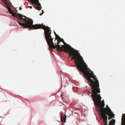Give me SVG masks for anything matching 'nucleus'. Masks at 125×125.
<instances>
[{
  "label": "nucleus",
  "instance_id": "1",
  "mask_svg": "<svg viewBox=\"0 0 125 125\" xmlns=\"http://www.w3.org/2000/svg\"><path fill=\"white\" fill-rule=\"evenodd\" d=\"M94 80V81H93V82H90L92 83L90 84V85L91 86V91L92 94L91 96L92 97L93 101L95 105L100 108L99 111L101 116L103 120L106 122L107 119V115L109 116V120H111L112 118H114L115 115L108 105L106 106L107 108H103L105 105L104 101H101L102 98L100 94H98V93L100 92V89L99 88L98 81L96 78Z\"/></svg>",
  "mask_w": 125,
  "mask_h": 125
},
{
  "label": "nucleus",
  "instance_id": "15",
  "mask_svg": "<svg viewBox=\"0 0 125 125\" xmlns=\"http://www.w3.org/2000/svg\"><path fill=\"white\" fill-rule=\"evenodd\" d=\"M21 9H22L21 8V7H20V10H21Z\"/></svg>",
  "mask_w": 125,
  "mask_h": 125
},
{
  "label": "nucleus",
  "instance_id": "9",
  "mask_svg": "<svg viewBox=\"0 0 125 125\" xmlns=\"http://www.w3.org/2000/svg\"><path fill=\"white\" fill-rule=\"evenodd\" d=\"M63 42V43L64 44H65V45H68V46H70L69 45H67V44L64 41V42Z\"/></svg>",
  "mask_w": 125,
  "mask_h": 125
},
{
  "label": "nucleus",
  "instance_id": "7",
  "mask_svg": "<svg viewBox=\"0 0 125 125\" xmlns=\"http://www.w3.org/2000/svg\"><path fill=\"white\" fill-rule=\"evenodd\" d=\"M104 122V125H107V122H104V121L103 120ZM115 123V120H113L110 121L109 123V125H114Z\"/></svg>",
  "mask_w": 125,
  "mask_h": 125
},
{
  "label": "nucleus",
  "instance_id": "5",
  "mask_svg": "<svg viewBox=\"0 0 125 125\" xmlns=\"http://www.w3.org/2000/svg\"><path fill=\"white\" fill-rule=\"evenodd\" d=\"M66 115H64L63 116L62 114L61 115V120L62 125H64L66 120Z\"/></svg>",
  "mask_w": 125,
  "mask_h": 125
},
{
  "label": "nucleus",
  "instance_id": "8",
  "mask_svg": "<svg viewBox=\"0 0 125 125\" xmlns=\"http://www.w3.org/2000/svg\"><path fill=\"white\" fill-rule=\"evenodd\" d=\"M56 36V38L55 39V40H59L60 39H61V38L58 35Z\"/></svg>",
  "mask_w": 125,
  "mask_h": 125
},
{
  "label": "nucleus",
  "instance_id": "11",
  "mask_svg": "<svg viewBox=\"0 0 125 125\" xmlns=\"http://www.w3.org/2000/svg\"><path fill=\"white\" fill-rule=\"evenodd\" d=\"M60 41L61 42H64V41L63 39H62L61 38V39H60Z\"/></svg>",
  "mask_w": 125,
  "mask_h": 125
},
{
  "label": "nucleus",
  "instance_id": "6",
  "mask_svg": "<svg viewBox=\"0 0 125 125\" xmlns=\"http://www.w3.org/2000/svg\"><path fill=\"white\" fill-rule=\"evenodd\" d=\"M121 120L122 125H125V114H123Z\"/></svg>",
  "mask_w": 125,
  "mask_h": 125
},
{
  "label": "nucleus",
  "instance_id": "3",
  "mask_svg": "<svg viewBox=\"0 0 125 125\" xmlns=\"http://www.w3.org/2000/svg\"><path fill=\"white\" fill-rule=\"evenodd\" d=\"M34 26L35 28L34 29H43L44 31L45 38L50 48L53 49H56L57 50L65 52L67 49L70 47V46L63 45L61 47L59 45L61 42L60 40H58L57 44L55 45L53 42V39L52 38L51 36V31L50 28L48 26H46L43 25V23L35 24Z\"/></svg>",
  "mask_w": 125,
  "mask_h": 125
},
{
  "label": "nucleus",
  "instance_id": "12",
  "mask_svg": "<svg viewBox=\"0 0 125 125\" xmlns=\"http://www.w3.org/2000/svg\"><path fill=\"white\" fill-rule=\"evenodd\" d=\"M54 33L55 36H56L57 35L55 31L54 32Z\"/></svg>",
  "mask_w": 125,
  "mask_h": 125
},
{
  "label": "nucleus",
  "instance_id": "10",
  "mask_svg": "<svg viewBox=\"0 0 125 125\" xmlns=\"http://www.w3.org/2000/svg\"><path fill=\"white\" fill-rule=\"evenodd\" d=\"M42 13H40V16H41V15H42L43 14V13H44V11H43V10H42Z\"/></svg>",
  "mask_w": 125,
  "mask_h": 125
},
{
  "label": "nucleus",
  "instance_id": "2",
  "mask_svg": "<svg viewBox=\"0 0 125 125\" xmlns=\"http://www.w3.org/2000/svg\"><path fill=\"white\" fill-rule=\"evenodd\" d=\"M65 52L68 53L70 56H73L72 57V60H75L74 62L76 64L77 67L84 74L87 80L90 82H93V80L91 78H92L94 80L96 78V77L93 73L88 68L80 54L71 46Z\"/></svg>",
  "mask_w": 125,
  "mask_h": 125
},
{
  "label": "nucleus",
  "instance_id": "4",
  "mask_svg": "<svg viewBox=\"0 0 125 125\" xmlns=\"http://www.w3.org/2000/svg\"><path fill=\"white\" fill-rule=\"evenodd\" d=\"M5 5L6 7L8 9L9 12L12 14L13 16L16 17L17 18H18L20 20H23L25 22V23H23L20 22H18L20 25L22 26L24 28L34 29L35 27L34 25H33V21L32 20L27 18L26 17L23 16L20 14H16V13H14L11 10L10 8L8 6L7 3H5Z\"/></svg>",
  "mask_w": 125,
  "mask_h": 125
},
{
  "label": "nucleus",
  "instance_id": "13",
  "mask_svg": "<svg viewBox=\"0 0 125 125\" xmlns=\"http://www.w3.org/2000/svg\"><path fill=\"white\" fill-rule=\"evenodd\" d=\"M91 94V93L90 92L88 91V94Z\"/></svg>",
  "mask_w": 125,
  "mask_h": 125
},
{
  "label": "nucleus",
  "instance_id": "14",
  "mask_svg": "<svg viewBox=\"0 0 125 125\" xmlns=\"http://www.w3.org/2000/svg\"><path fill=\"white\" fill-rule=\"evenodd\" d=\"M29 7L31 9L32 8V6H29Z\"/></svg>",
  "mask_w": 125,
  "mask_h": 125
}]
</instances>
